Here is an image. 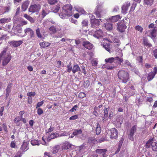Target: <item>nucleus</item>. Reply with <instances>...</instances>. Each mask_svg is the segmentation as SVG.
Returning a JSON list of instances; mask_svg holds the SVG:
<instances>
[{
    "label": "nucleus",
    "instance_id": "nucleus-1",
    "mask_svg": "<svg viewBox=\"0 0 157 157\" xmlns=\"http://www.w3.org/2000/svg\"><path fill=\"white\" fill-rule=\"evenodd\" d=\"M72 7L70 5H66L62 7V12L60 13L59 15L63 19H65L67 17H69L72 15Z\"/></svg>",
    "mask_w": 157,
    "mask_h": 157
},
{
    "label": "nucleus",
    "instance_id": "nucleus-2",
    "mask_svg": "<svg viewBox=\"0 0 157 157\" xmlns=\"http://www.w3.org/2000/svg\"><path fill=\"white\" fill-rule=\"evenodd\" d=\"M117 76L118 78L124 83H126L129 79V73L124 70H120L118 72Z\"/></svg>",
    "mask_w": 157,
    "mask_h": 157
},
{
    "label": "nucleus",
    "instance_id": "nucleus-3",
    "mask_svg": "<svg viewBox=\"0 0 157 157\" xmlns=\"http://www.w3.org/2000/svg\"><path fill=\"white\" fill-rule=\"evenodd\" d=\"M105 10L103 8L102 4H99L96 6L94 12V14L97 18H101L102 13H105Z\"/></svg>",
    "mask_w": 157,
    "mask_h": 157
},
{
    "label": "nucleus",
    "instance_id": "nucleus-4",
    "mask_svg": "<svg viewBox=\"0 0 157 157\" xmlns=\"http://www.w3.org/2000/svg\"><path fill=\"white\" fill-rule=\"evenodd\" d=\"M41 6L38 4L31 5L29 7V11L32 13H35L39 12L41 9Z\"/></svg>",
    "mask_w": 157,
    "mask_h": 157
},
{
    "label": "nucleus",
    "instance_id": "nucleus-5",
    "mask_svg": "<svg viewBox=\"0 0 157 157\" xmlns=\"http://www.w3.org/2000/svg\"><path fill=\"white\" fill-rule=\"evenodd\" d=\"M110 134V137L112 139H116L118 136V132L115 128H111L108 132Z\"/></svg>",
    "mask_w": 157,
    "mask_h": 157
},
{
    "label": "nucleus",
    "instance_id": "nucleus-6",
    "mask_svg": "<svg viewBox=\"0 0 157 157\" xmlns=\"http://www.w3.org/2000/svg\"><path fill=\"white\" fill-rule=\"evenodd\" d=\"M157 67H154L153 72H150L148 74L147 78L148 81L151 80L154 78L155 74L157 73Z\"/></svg>",
    "mask_w": 157,
    "mask_h": 157
},
{
    "label": "nucleus",
    "instance_id": "nucleus-7",
    "mask_svg": "<svg viewBox=\"0 0 157 157\" xmlns=\"http://www.w3.org/2000/svg\"><path fill=\"white\" fill-rule=\"evenodd\" d=\"M150 145L153 151H157V143L152 142L151 140L148 141L146 143V146L149 147Z\"/></svg>",
    "mask_w": 157,
    "mask_h": 157
},
{
    "label": "nucleus",
    "instance_id": "nucleus-8",
    "mask_svg": "<svg viewBox=\"0 0 157 157\" xmlns=\"http://www.w3.org/2000/svg\"><path fill=\"white\" fill-rule=\"evenodd\" d=\"M127 26L124 23L119 22L117 23V29L121 33L124 32Z\"/></svg>",
    "mask_w": 157,
    "mask_h": 157
},
{
    "label": "nucleus",
    "instance_id": "nucleus-9",
    "mask_svg": "<svg viewBox=\"0 0 157 157\" xmlns=\"http://www.w3.org/2000/svg\"><path fill=\"white\" fill-rule=\"evenodd\" d=\"M10 9V6H4L2 5H0V15H2L8 12Z\"/></svg>",
    "mask_w": 157,
    "mask_h": 157
},
{
    "label": "nucleus",
    "instance_id": "nucleus-10",
    "mask_svg": "<svg viewBox=\"0 0 157 157\" xmlns=\"http://www.w3.org/2000/svg\"><path fill=\"white\" fill-rule=\"evenodd\" d=\"M101 19H94L90 21L91 26L93 28H95L98 26L100 23V21Z\"/></svg>",
    "mask_w": 157,
    "mask_h": 157
},
{
    "label": "nucleus",
    "instance_id": "nucleus-11",
    "mask_svg": "<svg viewBox=\"0 0 157 157\" xmlns=\"http://www.w3.org/2000/svg\"><path fill=\"white\" fill-rule=\"evenodd\" d=\"M130 5V3L128 2H125L123 5L122 7V13L125 14L126 13L128 7Z\"/></svg>",
    "mask_w": 157,
    "mask_h": 157
},
{
    "label": "nucleus",
    "instance_id": "nucleus-12",
    "mask_svg": "<svg viewBox=\"0 0 157 157\" xmlns=\"http://www.w3.org/2000/svg\"><path fill=\"white\" fill-rule=\"evenodd\" d=\"M23 42L22 40H13L10 42L9 44L14 47L16 48L21 45Z\"/></svg>",
    "mask_w": 157,
    "mask_h": 157
},
{
    "label": "nucleus",
    "instance_id": "nucleus-13",
    "mask_svg": "<svg viewBox=\"0 0 157 157\" xmlns=\"http://www.w3.org/2000/svg\"><path fill=\"white\" fill-rule=\"evenodd\" d=\"M82 45L89 50L91 49L93 47V45L89 41H87L83 42Z\"/></svg>",
    "mask_w": 157,
    "mask_h": 157
},
{
    "label": "nucleus",
    "instance_id": "nucleus-14",
    "mask_svg": "<svg viewBox=\"0 0 157 157\" xmlns=\"http://www.w3.org/2000/svg\"><path fill=\"white\" fill-rule=\"evenodd\" d=\"M121 18V17L120 15H117L116 16H112L111 17L109 18V20L112 22H115L120 20Z\"/></svg>",
    "mask_w": 157,
    "mask_h": 157
},
{
    "label": "nucleus",
    "instance_id": "nucleus-15",
    "mask_svg": "<svg viewBox=\"0 0 157 157\" xmlns=\"http://www.w3.org/2000/svg\"><path fill=\"white\" fill-rule=\"evenodd\" d=\"M103 35V32L102 30L100 29L96 31L94 34V36L98 38L102 37Z\"/></svg>",
    "mask_w": 157,
    "mask_h": 157
},
{
    "label": "nucleus",
    "instance_id": "nucleus-16",
    "mask_svg": "<svg viewBox=\"0 0 157 157\" xmlns=\"http://www.w3.org/2000/svg\"><path fill=\"white\" fill-rule=\"evenodd\" d=\"M107 151L106 149H97L95 150V152L98 154H101L103 157H106L105 155Z\"/></svg>",
    "mask_w": 157,
    "mask_h": 157
},
{
    "label": "nucleus",
    "instance_id": "nucleus-17",
    "mask_svg": "<svg viewBox=\"0 0 157 157\" xmlns=\"http://www.w3.org/2000/svg\"><path fill=\"white\" fill-rule=\"evenodd\" d=\"M29 4V1H26L24 2L21 5V9L23 11H25L27 9Z\"/></svg>",
    "mask_w": 157,
    "mask_h": 157
},
{
    "label": "nucleus",
    "instance_id": "nucleus-18",
    "mask_svg": "<svg viewBox=\"0 0 157 157\" xmlns=\"http://www.w3.org/2000/svg\"><path fill=\"white\" fill-rule=\"evenodd\" d=\"M80 71V68L78 64H76L73 65L72 70L73 74H74L76 72Z\"/></svg>",
    "mask_w": 157,
    "mask_h": 157
},
{
    "label": "nucleus",
    "instance_id": "nucleus-19",
    "mask_svg": "<svg viewBox=\"0 0 157 157\" xmlns=\"http://www.w3.org/2000/svg\"><path fill=\"white\" fill-rule=\"evenodd\" d=\"M39 44L41 48H45L51 45V43L47 42L44 41L40 43Z\"/></svg>",
    "mask_w": 157,
    "mask_h": 157
},
{
    "label": "nucleus",
    "instance_id": "nucleus-20",
    "mask_svg": "<svg viewBox=\"0 0 157 157\" xmlns=\"http://www.w3.org/2000/svg\"><path fill=\"white\" fill-rule=\"evenodd\" d=\"M24 32L25 34L29 33L30 35V37L32 38L34 36V33L33 30L30 28H27L24 30Z\"/></svg>",
    "mask_w": 157,
    "mask_h": 157
},
{
    "label": "nucleus",
    "instance_id": "nucleus-21",
    "mask_svg": "<svg viewBox=\"0 0 157 157\" xmlns=\"http://www.w3.org/2000/svg\"><path fill=\"white\" fill-rule=\"evenodd\" d=\"M12 86V84L11 83H9L6 89V97H8L9 95V94L11 92V88Z\"/></svg>",
    "mask_w": 157,
    "mask_h": 157
},
{
    "label": "nucleus",
    "instance_id": "nucleus-22",
    "mask_svg": "<svg viewBox=\"0 0 157 157\" xmlns=\"http://www.w3.org/2000/svg\"><path fill=\"white\" fill-rule=\"evenodd\" d=\"M71 147V145L68 142H66L63 143L62 146V150H66L69 149Z\"/></svg>",
    "mask_w": 157,
    "mask_h": 157
},
{
    "label": "nucleus",
    "instance_id": "nucleus-23",
    "mask_svg": "<svg viewBox=\"0 0 157 157\" xmlns=\"http://www.w3.org/2000/svg\"><path fill=\"white\" fill-rule=\"evenodd\" d=\"M136 128H132L130 130V133L128 136L129 139L132 140H133V136L134 132L136 131Z\"/></svg>",
    "mask_w": 157,
    "mask_h": 157
},
{
    "label": "nucleus",
    "instance_id": "nucleus-24",
    "mask_svg": "<svg viewBox=\"0 0 157 157\" xmlns=\"http://www.w3.org/2000/svg\"><path fill=\"white\" fill-rule=\"evenodd\" d=\"M105 27L108 30H111L113 29V24L112 23L106 22L105 24Z\"/></svg>",
    "mask_w": 157,
    "mask_h": 157
},
{
    "label": "nucleus",
    "instance_id": "nucleus-25",
    "mask_svg": "<svg viewBox=\"0 0 157 157\" xmlns=\"http://www.w3.org/2000/svg\"><path fill=\"white\" fill-rule=\"evenodd\" d=\"M150 33L151 35V38H154L156 36V30L155 29H153L149 30Z\"/></svg>",
    "mask_w": 157,
    "mask_h": 157
},
{
    "label": "nucleus",
    "instance_id": "nucleus-26",
    "mask_svg": "<svg viewBox=\"0 0 157 157\" xmlns=\"http://www.w3.org/2000/svg\"><path fill=\"white\" fill-rule=\"evenodd\" d=\"M27 145H28L27 143H24L21 146V147L20 149V151L21 150L22 151H25L27 150L28 149Z\"/></svg>",
    "mask_w": 157,
    "mask_h": 157
},
{
    "label": "nucleus",
    "instance_id": "nucleus-27",
    "mask_svg": "<svg viewBox=\"0 0 157 157\" xmlns=\"http://www.w3.org/2000/svg\"><path fill=\"white\" fill-rule=\"evenodd\" d=\"M60 8V5L58 4L57 5L55 6H54L52 8V10L53 12L55 13H56L58 12Z\"/></svg>",
    "mask_w": 157,
    "mask_h": 157
},
{
    "label": "nucleus",
    "instance_id": "nucleus-28",
    "mask_svg": "<svg viewBox=\"0 0 157 157\" xmlns=\"http://www.w3.org/2000/svg\"><path fill=\"white\" fill-rule=\"evenodd\" d=\"M104 117H103V120H104L108 117V110L107 108H105L104 109Z\"/></svg>",
    "mask_w": 157,
    "mask_h": 157
},
{
    "label": "nucleus",
    "instance_id": "nucleus-29",
    "mask_svg": "<svg viewBox=\"0 0 157 157\" xmlns=\"http://www.w3.org/2000/svg\"><path fill=\"white\" fill-rule=\"evenodd\" d=\"M60 148V146L59 145H57L54 147L52 149V153L53 154H56L57 153Z\"/></svg>",
    "mask_w": 157,
    "mask_h": 157
},
{
    "label": "nucleus",
    "instance_id": "nucleus-30",
    "mask_svg": "<svg viewBox=\"0 0 157 157\" xmlns=\"http://www.w3.org/2000/svg\"><path fill=\"white\" fill-rule=\"evenodd\" d=\"M115 60V58L113 57L106 58L105 59V61L106 63H113Z\"/></svg>",
    "mask_w": 157,
    "mask_h": 157
},
{
    "label": "nucleus",
    "instance_id": "nucleus-31",
    "mask_svg": "<svg viewBox=\"0 0 157 157\" xmlns=\"http://www.w3.org/2000/svg\"><path fill=\"white\" fill-rule=\"evenodd\" d=\"M82 131L81 129L78 130H75L73 132V134L74 136H79L82 134Z\"/></svg>",
    "mask_w": 157,
    "mask_h": 157
},
{
    "label": "nucleus",
    "instance_id": "nucleus-32",
    "mask_svg": "<svg viewBox=\"0 0 157 157\" xmlns=\"http://www.w3.org/2000/svg\"><path fill=\"white\" fill-rule=\"evenodd\" d=\"M10 19L8 18H4L0 19V22L2 24L8 22L10 21Z\"/></svg>",
    "mask_w": 157,
    "mask_h": 157
},
{
    "label": "nucleus",
    "instance_id": "nucleus-33",
    "mask_svg": "<svg viewBox=\"0 0 157 157\" xmlns=\"http://www.w3.org/2000/svg\"><path fill=\"white\" fill-rule=\"evenodd\" d=\"M154 0H144V3L147 5L151 6L153 4Z\"/></svg>",
    "mask_w": 157,
    "mask_h": 157
},
{
    "label": "nucleus",
    "instance_id": "nucleus-34",
    "mask_svg": "<svg viewBox=\"0 0 157 157\" xmlns=\"http://www.w3.org/2000/svg\"><path fill=\"white\" fill-rule=\"evenodd\" d=\"M88 142L90 143H92L94 144L98 142V140H96L94 137H90L89 138Z\"/></svg>",
    "mask_w": 157,
    "mask_h": 157
},
{
    "label": "nucleus",
    "instance_id": "nucleus-35",
    "mask_svg": "<svg viewBox=\"0 0 157 157\" xmlns=\"http://www.w3.org/2000/svg\"><path fill=\"white\" fill-rule=\"evenodd\" d=\"M104 68H105L108 70H112L114 67L109 65L108 64H105L103 66Z\"/></svg>",
    "mask_w": 157,
    "mask_h": 157
},
{
    "label": "nucleus",
    "instance_id": "nucleus-36",
    "mask_svg": "<svg viewBox=\"0 0 157 157\" xmlns=\"http://www.w3.org/2000/svg\"><path fill=\"white\" fill-rule=\"evenodd\" d=\"M111 45L108 44H104L103 47L107 51L110 52L111 51L110 50Z\"/></svg>",
    "mask_w": 157,
    "mask_h": 157
},
{
    "label": "nucleus",
    "instance_id": "nucleus-37",
    "mask_svg": "<svg viewBox=\"0 0 157 157\" xmlns=\"http://www.w3.org/2000/svg\"><path fill=\"white\" fill-rule=\"evenodd\" d=\"M115 60L116 61V62L119 63L121 65V63L123 61V59L122 58H120L119 57H116L115 58Z\"/></svg>",
    "mask_w": 157,
    "mask_h": 157
},
{
    "label": "nucleus",
    "instance_id": "nucleus-38",
    "mask_svg": "<svg viewBox=\"0 0 157 157\" xmlns=\"http://www.w3.org/2000/svg\"><path fill=\"white\" fill-rule=\"evenodd\" d=\"M143 44L145 46H148L149 47L152 46L151 44L149 43L147 40L145 38L143 40Z\"/></svg>",
    "mask_w": 157,
    "mask_h": 157
},
{
    "label": "nucleus",
    "instance_id": "nucleus-39",
    "mask_svg": "<svg viewBox=\"0 0 157 157\" xmlns=\"http://www.w3.org/2000/svg\"><path fill=\"white\" fill-rule=\"evenodd\" d=\"M135 29L136 30L140 32V33H142L143 30V28L139 25L136 26L135 27Z\"/></svg>",
    "mask_w": 157,
    "mask_h": 157
},
{
    "label": "nucleus",
    "instance_id": "nucleus-40",
    "mask_svg": "<svg viewBox=\"0 0 157 157\" xmlns=\"http://www.w3.org/2000/svg\"><path fill=\"white\" fill-rule=\"evenodd\" d=\"M49 30L53 33H54L56 32V28L54 26H52L50 27Z\"/></svg>",
    "mask_w": 157,
    "mask_h": 157
},
{
    "label": "nucleus",
    "instance_id": "nucleus-41",
    "mask_svg": "<svg viewBox=\"0 0 157 157\" xmlns=\"http://www.w3.org/2000/svg\"><path fill=\"white\" fill-rule=\"evenodd\" d=\"M36 33L38 38H41L42 37V36L40 33V29L39 28H37L36 30Z\"/></svg>",
    "mask_w": 157,
    "mask_h": 157
},
{
    "label": "nucleus",
    "instance_id": "nucleus-42",
    "mask_svg": "<svg viewBox=\"0 0 157 157\" xmlns=\"http://www.w3.org/2000/svg\"><path fill=\"white\" fill-rule=\"evenodd\" d=\"M31 143L33 146L39 145V142L36 140H33L31 141Z\"/></svg>",
    "mask_w": 157,
    "mask_h": 157
},
{
    "label": "nucleus",
    "instance_id": "nucleus-43",
    "mask_svg": "<svg viewBox=\"0 0 157 157\" xmlns=\"http://www.w3.org/2000/svg\"><path fill=\"white\" fill-rule=\"evenodd\" d=\"M81 23L82 27H86L88 25V22L87 20L85 19L82 21Z\"/></svg>",
    "mask_w": 157,
    "mask_h": 157
},
{
    "label": "nucleus",
    "instance_id": "nucleus-44",
    "mask_svg": "<svg viewBox=\"0 0 157 157\" xmlns=\"http://www.w3.org/2000/svg\"><path fill=\"white\" fill-rule=\"evenodd\" d=\"M86 96V94L83 92H80L78 96V97L80 98H82Z\"/></svg>",
    "mask_w": 157,
    "mask_h": 157
},
{
    "label": "nucleus",
    "instance_id": "nucleus-45",
    "mask_svg": "<svg viewBox=\"0 0 157 157\" xmlns=\"http://www.w3.org/2000/svg\"><path fill=\"white\" fill-rule=\"evenodd\" d=\"M48 2L50 5L55 4L58 2L57 0H47Z\"/></svg>",
    "mask_w": 157,
    "mask_h": 157
},
{
    "label": "nucleus",
    "instance_id": "nucleus-46",
    "mask_svg": "<svg viewBox=\"0 0 157 157\" xmlns=\"http://www.w3.org/2000/svg\"><path fill=\"white\" fill-rule=\"evenodd\" d=\"M48 13V12L46 11L44 9H43L41 11L42 17L44 18Z\"/></svg>",
    "mask_w": 157,
    "mask_h": 157
},
{
    "label": "nucleus",
    "instance_id": "nucleus-47",
    "mask_svg": "<svg viewBox=\"0 0 157 157\" xmlns=\"http://www.w3.org/2000/svg\"><path fill=\"white\" fill-rule=\"evenodd\" d=\"M67 71L68 73H70L72 70V67L71 66V64H69L67 66Z\"/></svg>",
    "mask_w": 157,
    "mask_h": 157
},
{
    "label": "nucleus",
    "instance_id": "nucleus-48",
    "mask_svg": "<svg viewBox=\"0 0 157 157\" xmlns=\"http://www.w3.org/2000/svg\"><path fill=\"white\" fill-rule=\"evenodd\" d=\"M23 153L21 152V151H18L14 157H21L22 156Z\"/></svg>",
    "mask_w": 157,
    "mask_h": 157
},
{
    "label": "nucleus",
    "instance_id": "nucleus-49",
    "mask_svg": "<svg viewBox=\"0 0 157 157\" xmlns=\"http://www.w3.org/2000/svg\"><path fill=\"white\" fill-rule=\"evenodd\" d=\"M22 118L19 116H17L14 119V121L15 123H17L21 120Z\"/></svg>",
    "mask_w": 157,
    "mask_h": 157
},
{
    "label": "nucleus",
    "instance_id": "nucleus-50",
    "mask_svg": "<svg viewBox=\"0 0 157 157\" xmlns=\"http://www.w3.org/2000/svg\"><path fill=\"white\" fill-rule=\"evenodd\" d=\"M44 101H42L40 102H38L36 104V109H37L39 107L41 106L44 104Z\"/></svg>",
    "mask_w": 157,
    "mask_h": 157
},
{
    "label": "nucleus",
    "instance_id": "nucleus-51",
    "mask_svg": "<svg viewBox=\"0 0 157 157\" xmlns=\"http://www.w3.org/2000/svg\"><path fill=\"white\" fill-rule=\"evenodd\" d=\"M78 106L77 105H75L74 106L72 107V108H71L70 110L69 111L70 112H74L75 111L77 108H78Z\"/></svg>",
    "mask_w": 157,
    "mask_h": 157
},
{
    "label": "nucleus",
    "instance_id": "nucleus-52",
    "mask_svg": "<svg viewBox=\"0 0 157 157\" xmlns=\"http://www.w3.org/2000/svg\"><path fill=\"white\" fill-rule=\"evenodd\" d=\"M43 113V109L41 108H38L37 110V113L39 115H40Z\"/></svg>",
    "mask_w": 157,
    "mask_h": 157
},
{
    "label": "nucleus",
    "instance_id": "nucleus-53",
    "mask_svg": "<svg viewBox=\"0 0 157 157\" xmlns=\"http://www.w3.org/2000/svg\"><path fill=\"white\" fill-rule=\"evenodd\" d=\"M78 118V116L77 115H75L71 117L70 118V120H75L77 119Z\"/></svg>",
    "mask_w": 157,
    "mask_h": 157
},
{
    "label": "nucleus",
    "instance_id": "nucleus-54",
    "mask_svg": "<svg viewBox=\"0 0 157 157\" xmlns=\"http://www.w3.org/2000/svg\"><path fill=\"white\" fill-rule=\"evenodd\" d=\"M124 139L123 138H122L121 140L118 143V147H121L123 142L124 141Z\"/></svg>",
    "mask_w": 157,
    "mask_h": 157
},
{
    "label": "nucleus",
    "instance_id": "nucleus-55",
    "mask_svg": "<svg viewBox=\"0 0 157 157\" xmlns=\"http://www.w3.org/2000/svg\"><path fill=\"white\" fill-rule=\"evenodd\" d=\"M27 95V96H29V97L34 96L35 95V92H33V93L30 92L28 93Z\"/></svg>",
    "mask_w": 157,
    "mask_h": 157
},
{
    "label": "nucleus",
    "instance_id": "nucleus-56",
    "mask_svg": "<svg viewBox=\"0 0 157 157\" xmlns=\"http://www.w3.org/2000/svg\"><path fill=\"white\" fill-rule=\"evenodd\" d=\"M78 11L79 13L83 14H84L86 13L85 11L83 9L81 8L79 9L78 10Z\"/></svg>",
    "mask_w": 157,
    "mask_h": 157
},
{
    "label": "nucleus",
    "instance_id": "nucleus-57",
    "mask_svg": "<svg viewBox=\"0 0 157 157\" xmlns=\"http://www.w3.org/2000/svg\"><path fill=\"white\" fill-rule=\"evenodd\" d=\"M137 59L140 63H142L143 62V57L139 56L137 58Z\"/></svg>",
    "mask_w": 157,
    "mask_h": 157
},
{
    "label": "nucleus",
    "instance_id": "nucleus-58",
    "mask_svg": "<svg viewBox=\"0 0 157 157\" xmlns=\"http://www.w3.org/2000/svg\"><path fill=\"white\" fill-rule=\"evenodd\" d=\"M44 155L46 156H47L48 157H52L51 153L49 152H45L44 153Z\"/></svg>",
    "mask_w": 157,
    "mask_h": 157
},
{
    "label": "nucleus",
    "instance_id": "nucleus-59",
    "mask_svg": "<svg viewBox=\"0 0 157 157\" xmlns=\"http://www.w3.org/2000/svg\"><path fill=\"white\" fill-rule=\"evenodd\" d=\"M82 72L83 73L84 75H86V71L85 67L82 66Z\"/></svg>",
    "mask_w": 157,
    "mask_h": 157
},
{
    "label": "nucleus",
    "instance_id": "nucleus-60",
    "mask_svg": "<svg viewBox=\"0 0 157 157\" xmlns=\"http://www.w3.org/2000/svg\"><path fill=\"white\" fill-rule=\"evenodd\" d=\"M101 128H96V132L97 135L99 134L101 132Z\"/></svg>",
    "mask_w": 157,
    "mask_h": 157
},
{
    "label": "nucleus",
    "instance_id": "nucleus-61",
    "mask_svg": "<svg viewBox=\"0 0 157 157\" xmlns=\"http://www.w3.org/2000/svg\"><path fill=\"white\" fill-rule=\"evenodd\" d=\"M28 102L29 104H31L33 102L32 98L31 97H28Z\"/></svg>",
    "mask_w": 157,
    "mask_h": 157
},
{
    "label": "nucleus",
    "instance_id": "nucleus-62",
    "mask_svg": "<svg viewBox=\"0 0 157 157\" xmlns=\"http://www.w3.org/2000/svg\"><path fill=\"white\" fill-rule=\"evenodd\" d=\"M98 142L99 143H101L104 141H106L105 139L104 138H101L99 140H97Z\"/></svg>",
    "mask_w": 157,
    "mask_h": 157
},
{
    "label": "nucleus",
    "instance_id": "nucleus-63",
    "mask_svg": "<svg viewBox=\"0 0 157 157\" xmlns=\"http://www.w3.org/2000/svg\"><path fill=\"white\" fill-rule=\"evenodd\" d=\"M16 29L18 33H21L22 29L21 27L20 26L18 27V28L17 27Z\"/></svg>",
    "mask_w": 157,
    "mask_h": 157
},
{
    "label": "nucleus",
    "instance_id": "nucleus-64",
    "mask_svg": "<svg viewBox=\"0 0 157 157\" xmlns=\"http://www.w3.org/2000/svg\"><path fill=\"white\" fill-rule=\"evenodd\" d=\"M154 55L155 58H157V49L154 51Z\"/></svg>",
    "mask_w": 157,
    "mask_h": 157
}]
</instances>
